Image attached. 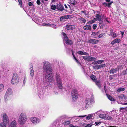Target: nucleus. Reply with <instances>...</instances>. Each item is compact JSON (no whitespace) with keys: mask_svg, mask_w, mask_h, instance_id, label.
Here are the masks:
<instances>
[{"mask_svg":"<svg viewBox=\"0 0 127 127\" xmlns=\"http://www.w3.org/2000/svg\"><path fill=\"white\" fill-rule=\"evenodd\" d=\"M43 71L44 73H46L52 72L51 65L47 61L43 62Z\"/></svg>","mask_w":127,"mask_h":127,"instance_id":"1","label":"nucleus"},{"mask_svg":"<svg viewBox=\"0 0 127 127\" xmlns=\"http://www.w3.org/2000/svg\"><path fill=\"white\" fill-rule=\"evenodd\" d=\"M27 118L26 114L25 113H22L20 115L18 119L19 124L22 125L24 124L27 121Z\"/></svg>","mask_w":127,"mask_h":127,"instance_id":"2","label":"nucleus"},{"mask_svg":"<svg viewBox=\"0 0 127 127\" xmlns=\"http://www.w3.org/2000/svg\"><path fill=\"white\" fill-rule=\"evenodd\" d=\"M12 94L13 91L12 89L10 88L8 89L4 97V101L6 102L11 99Z\"/></svg>","mask_w":127,"mask_h":127,"instance_id":"3","label":"nucleus"},{"mask_svg":"<svg viewBox=\"0 0 127 127\" xmlns=\"http://www.w3.org/2000/svg\"><path fill=\"white\" fill-rule=\"evenodd\" d=\"M55 78L58 87L59 89H62L63 88V86L62 79L59 75L56 74L55 76Z\"/></svg>","mask_w":127,"mask_h":127,"instance_id":"4","label":"nucleus"},{"mask_svg":"<svg viewBox=\"0 0 127 127\" xmlns=\"http://www.w3.org/2000/svg\"><path fill=\"white\" fill-rule=\"evenodd\" d=\"M45 80L46 81L50 82L52 81L53 75L52 72L45 73Z\"/></svg>","mask_w":127,"mask_h":127,"instance_id":"5","label":"nucleus"},{"mask_svg":"<svg viewBox=\"0 0 127 127\" xmlns=\"http://www.w3.org/2000/svg\"><path fill=\"white\" fill-rule=\"evenodd\" d=\"M71 95L72 97V101H75L78 97V94L77 91L75 89L72 90L71 92Z\"/></svg>","mask_w":127,"mask_h":127,"instance_id":"6","label":"nucleus"},{"mask_svg":"<svg viewBox=\"0 0 127 127\" xmlns=\"http://www.w3.org/2000/svg\"><path fill=\"white\" fill-rule=\"evenodd\" d=\"M19 78L18 74L15 73L13 76L12 78L11 81V83L13 84H17L19 82Z\"/></svg>","mask_w":127,"mask_h":127,"instance_id":"7","label":"nucleus"},{"mask_svg":"<svg viewBox=\"0 0 127 127\" xmlns=\"http://www.w3.org/2000/svg\"><path fill=\"white\" fill-rule=\"evenodd\" d=\"M30 121L33 124L36 125L39 123L41 121L40 119L37 117H32L30 118Z\"/></svg>","mask_w":127,"mask_h":127,"instance_id":"8","label":"nucleus"},{"mask_svg":"<svg viewBox=\"0 0 127 127\" xmlns=\"http://www.w3.org/2000/svg\"><path fill=\"white\" fill-rule=\"evenodd\" d=\"M94 102V98L92 97L90 98H87L85 101V107L87 108L91 104Z\"/></svg>","mask_w":127,"mask_h":127,"instance_id":"9","label":"nucleus"},{"mask_svg":"<svg viewBox=\"0 0 127 127\" xmlns=\"http://www.w3.org/2000/svg\"><path fill=\"white\" fill-rule=\"evenodd\" d=\"M62 34L64 36V38L65 42L66 44H67L70 45L72 44L73 43V42L71 40H69L68 39L65 33H63Z\"/></svg>","mask_w":127,"mask_h":127,"instance_id":"10","label":"nucleus"},{"mask_svg":"<svg viewBox=\"0 0 127 127\" xmlns=\"http://www.w3.org/2000/svg\"><path fill=\"white\" fill-rule=\"evenodd\" d=\"M2 116L3 117V122L6 124H8L9 123V120L7 115L5 113L3 114Z\"/></svg>","mask_w":127,"mask_h":127,"instance_id":"11","label":"nucleus"},{"mask_svg":"<svg viewBox=\"0 0 127 127\" xmlns=\"http://www.w3.org/2000/svg\"><path fill=\"white\" fill-rule=\"evenodd\" d=\"M75 28V25L71 24H68L66 26V29L68 30H71Z\"/></svg>","mask_w":127,"mask_h":127,"instance_id":"12","label":"nucleus"},{"mask_svg":"<svg viewBox=\"0 0 127 127\" xmlns=\"http://www.w3.org/2000/svg\"><path fill=\"white\" fill-rule=\"evenodd\" d=\"M56 8L57 9L61 11L64 9L63 6L60 3H59L57 5Z\"/></svg>","mask_w":127,"mask_h":127,"instance_id":"13","label":"nucleus"},{"mask_svg":"<svg viewBox=\"0 0 127 127\" xmlns=\"http://www.w3.org/2000/svg\"><path fill=\"white\" fill-rule=\"evenodd\" d=\"M29 70L30 75L31 77H33L34 75V70L32 65L30 67Z\"/></svg>","mask_w":127,"mask_h":127,"instance_id":"14","label":"nucleus"},{"mask_svg":"<svg viewBox=\"0 0 127 127\" xmlns=\"http://www.w3.org/2000/svg\"><path fill=\"white\" fill-rule=\"evenodd\" d=\"M9 127H17V123L15 120H13L10 124Z\"/></svg>","mask_w":127,"mask_h":127,"instance_id":"15","label":"nucleus"},{"mask_svg":"<svg viewBox=\"0 0 127 127\" xmlns=\"http://www.w3.org/2000/svg\"><path fill=\"white\" fill-rule=\"evenodd\" d=\"M118 98L122 101H124L126 99V97L123 95H120L118 96Z\"/></svg>","mask_w":127,"mask_h":127,"instance_id":"16","label":"nucleus"},{"mask_svg":"<svg viewBox=\"0 0 127 127\" xmlns=\"http://www.w3.org/2000/svg\"><path fill=\"white\" fill-rule=\"evenodd\" d=\"M99 42V40L96 39H91L88 42V43L92 44H97Z\"/></svg>","mask_w":127,"mask_h":127,"instance_id":"17","label":"nucleus"},{"mask_svg":"<svg viewBox=\"0 0 127 127\" xmlns=\"http://www.w3.org/2000/svg\"><path fill=\"white\" fill-rule=\"evenodd\" d=\"M109 112H107L106 115L105 117V120H112L113 118L111 116H109L108 115L109 114Z\"/></svg>","mask_w":127,"mask_h":127,"instance_id":"18","label":"nucleus"},{"mask_svg":"<svg viewBox=\"0 0 127 127\" xmlns=\"http://www.w3.org/2000/svg\"><path fill=\"white\" fill-rule=\"evenodd\" d=\"M107 111H105L104 114H101L99 115V117L101 118L104 119H105V117L106 115Z\"/></svg>","mask_w":127,"mask_h":127,"instance_id":"19","label":"nucleus"},{"mask_svg":"<svg viewBox=\"0 0 127 127\" xmlns=\"http://www.w3.org/2000/svg\"><path fill=\"white\" fill-rule=\"evenodd\" d=\"M120 41V40L119 39H116L113 40L111 42L112 44L113 45L115 43H119Z\"/></svg>","mask_w":127,"mask_h":127,"instance_id":"20","label":"nucleus"},{"mask_svg":"<svg viewBox=\"0 0 127 127\" xmlns=\"http://www.w3.org/2000/svg\"><path fill=\"white\" fill-rule=\"evenodd\" d=\"M70 16V15H69L64 16H62L60 18V20L61 21H62L63 20L69 18Z\"/></svg>","mask_w":127,"mask_h":127,"instance_id":"21","label":"nucleus"},{"mask_svg":"<svg viewBox=\"0 0 127 127\" xmlns=\"http://www.w3.org/2000/svg\"><path fill=\"white\" fill-rule=\"evenodd\" d=\"M95 115L94 114H89L88 116H87L86 117V119L87 120H89L90 119H92V118Z\"/></svg>","mask_w":127,"mask_h":127,"instance_id":"22","label":"nucleus"},{"mask_svg":"<svg viewBox=\"0 0 127 127\" xmlns=\"http://www.w3.org/2000/svg\"><path fill=\"white\" fill-rule=\"evenodd\" d=\"M77 53L81 55H88V53L85 52H83L81 51H78Z\"/></svg>","mask_w":127,"mask_h":127,"instance_id":"23","label":"nucleus"},{"mask_svg":"<svg viewBox=\"0 0 127 127\" xmlns=\"http://www.w3.org/2000/svg\"><path fill=\"white\" fill-rule=\"evenodd\" d=\"M84 29L86 30H91V26L89 25H87L84 26L83 27Z\"/></svg>","mask_w":127,"mask_h":127,"instance_id":"24","label":"nucleus"},{"mask_svg":"<svg viewBox=\"0 0 127 127\" xmlns=\"http://www.w3.org/2000/svg\"><path fill=\"white\" fill-rule=\"evenodd\" d=\"M118 70V68H117L112 69L110 70V73H111L114 74L115 73H116Z\"/></svg>","mask_w":127,"mask_h":127,"instance_id":"25","label":"nucleus"},{"mask_svg":"<svg viewBox=\"0 0 127 127\" xmlns=\"http://www.w3.org/2000/svg\"><path fill=\"white\" fill-rule=\"evenodd\" d=\"M78 19L81 23L83 22L84 23H85L86 22V20L83 18H79Z\"/></svg>","mask_w":127,"mask_h":127,"instance_id":"26","label":"nucleus"},{"mask_svg":"<svg viewBox=\"0 0 127 127\" xmlns=\"http://www.w3.org/2000/svg\"><path fill=\"white\" fill-rule=\"evenodd\" d=\"M96 18L97 20L99 21H100L101 19V16L98 14H97L96 15Z\"/></svg>","mask_w":127,"mask_h":127,"instance_id":"27","label":"nucleus"},{"mask_svg":"<svg viewBox=\"0 0 127 127\" xmlns=\"http://www.w3.org/2000/svg\"><path fill=\"white\" fill-rule=\"evenodd\" d=\"M4 90V85L1 84L0 85V92Z\"/></svg>","mask_w":127,"mask_h":127,"instance_id":"28","label":"nucleus"},{"mask_svg":"<svg viewBox=\"0 0 127 127\" xmlns=\"http://www.w3.org/2000/svg\"><path fill=\"white\" fill-rule=\"evenodd\" d=\"M83 59L85 60L90 61V56H84Z\"/></svg>","mask_w":127,"mask_h":127,"instance_id":"29","label":"nucleus"},{"mask_svg":"<svg viewBox=\"0 0 127 127\" xmlns=\"http://www.w3.org/2000/svg\"><path fill=\"white\" fill-rule=\"evenodd\" d=\"M107 97L108 98V99L112 101H115L114 99L111 96H110L109 95H107Z\"/></svg>","mask_w":127,"mask_h":127,"instance_id":"30","label":"nucleus"},{"mask_svg":"<svg viewBox=\"0 0 127 127\" xmlns=\"http://www.w3.org/2000/svg\"><path fill=\"white\" fill-rule=\"evenodd\" d=\"M91 78L94 82H96V77L94 75H92L91 76Z\"/></svg>","mask_w":127,"mask_h":127,"instance_id":"31","label":"nucleus"},{"mask_svg":"<svg viewBox=\"0 0 127 127\" xmlns=\"http://www.w3.org/2000/svg\"><path fill=\"white\" fill-rule=\"evenodd\" d=\"M93 67L94 69H96L101 68L100 65L94 66H93Z\"/></svg>","mask_w":127,"mask_h":127,"instance_id":"32","label":"nucleus"},{"mask_svg":"<svg viewBox=\"0 0 127 127\" xmlns=\"http://www.w3.org/2000/svg\"><path fill=\"white\" fill-rule=\"evenodd\" d=\"M125 90V89L123 88H119L117 90V91L118 92H120L121 91H124Z\"/></svg>","mask_w":127,"mask_h":127,"instance_id":"33","label":"nucleus"},{"mask_svg":"<svg viewBox=\"0 0 127 127\" xmlns=\"http://www.w3.org/2000/svg\"><path fill=\"white\" fill-rule=\"evenodd\" d=\"M6 124L4 122H2L0 124L1 127H6Z\"/></svg>","mask_w":127,"mask_h":127,"instance_id":"34","label":"nucleus"},{"mask_svg":"<svg viewBox=\"0 0 127 127\" xmlns=\"http://www.w3.org/2000/svg\"><path fill=\"white\" fill-rule=\"evenodd\" d=\"M96 84L99 87H100L101 85V81H100L95 82Z\"/></svg>","mask_w":127,"mask_h":127,"instance_id":"35","label":"nucleus"},{"mask_svg":"<svg viewBox=\"0 0 127 127\" xmlns=\"http://www.w3.org/2000/svg\"><path fill=\"white\" fill-rule=\"evenodd\" d=\"M70 123V121H66L65 122H64V124L65 125H68Z\"/></svg>","mask_w":127,"mask_h":127,"instance_id":"36","label":"nucleus"},{"mask_svg":"<svg viewBox=\"0 0 127 127\" xmlns=\"http://www.w3.org/2000/svg\"><path fill=\"white\" fill-rule=\"evenodd\" d=\"M51 24H50L49 23H47L43 24H42V25L43 26H46L50 27L51 26Z\"/></svg>","mask_w":127,"mask_h":127,"instance_id":"37","label":"nucleus"},{"mask_svg":"<svg viewBox=\"0 0 127 127\" xmlns=\"http://www.w3.org/2000/svg\"><path fill=\"white\" fill-rule=\"evenodd\" d=\"M50 27H51L54 29H56L57 27V26L54 24H51Z\"/></svg>","mask_w":127,"mask_h":127,"instance_id":"38","label":"nucleus"},{"mask_svg":"<svg viewBox=\"0 0 127 127\" xmlns=\"http://www.w3.org/2000/svg\"><path fill=\"white\" fill-rule=\"evenodd\" d=\"M44 94V92L43 91L40 92V93H39L38 94V95L39 97H41V96Z\"/></svg>","mask_w":127,"mask_h":127,"instance_id":"39","label":"nucleus"},{"mask_svg":"<svg viewBox=\"0 0 127 127\" xmlns=\"http://www.w3.org/2000/svg\"><path fill=\"white\" fill-rule=\"evenodd\" d=\"M90 61H95L96 60V58L90 56Z\"/></svg>","mask_w":127,"mask_h":127,"instance_id":"40","label":"nucleus"},{"mask_svg":"<svg viewBox=\"0 0 127 127\" xmlns=\"http://www.w3.org/2000/svg\"><path fill=\"white\" fill-rule=\"evenodd\" d=\"M98 32H92V35L93 36H95L98 35Z\"/></svg>","mask_w":127,"mask_h":127,"instance_id":"41","label":"nucleus"},{"mask_svg":"<svg viewBox=\"0 0 127 127\" xmlns=\"http://www.w3.org/2000/svg\"><path fill=\"white\" fill-rule=\"evenodd\" d=\"M97 63H98V64H100L102 63L103 62H104V60H99L97 61Z\"/></svg>","mask_w":127,"mask_h":127,"instance_id":"42","label":"nucleus"},{"mask_svg":"<svg viewBox=\"0 0 127 127\" xmlns=\"http://www.w3.org/2000/svg\"><path fill=\"white\" fill-rule=\"evenodd\" d=\"M56 8V6L55 5H52L51 6V9L53 10H55Z\"/></svg>","mask_w":127,"mask_h":127,"instance_id":"43","label":"nucleus"},{"mask_svg":"<svg viewBox=\"0 0 127 127\" xmlns=\"http://www.w3.org/2000/svg\"><path fill=\"white\" fill-rule=\"evenodd\" d=\"M104 35V34L101 33V34L99 35L98 36V37L99 38H101L103 37Z\"/></svg>","mask_w":127,"mask_h":127,"instance_id":"44","label":"nucleus"},{"mask_svg":"<svg viewBox=\"0 0 127 127\" xmlns=\"http://www.w3.org/2000/svg\"><path fill=\"white\" fill-rule=\"evenodd\" d=\"M72 55H73V57H74V58L75 59V60L76 61V62H77V63H78V61L77 60V59H76L75 56L74 55V54H73V51H72Z\"/></svg>","mask_w":127,"mask_h":127,"instance_id":"45","label":"nucleus"},{"mask_svg":"<svg viewBox=\"0 0 127 127\" xmlns=\"http://www.w3.org/2000/svg\"><path fill=\"white\" fill-rule=\"evenodd\" d=\"M18 2H19V4L20 5V7H22V0H18Z\"/></svg>","mask_w":127,"mask_h":127,"instance_id":"46","label":"nucleus"},{"mask_svg":"<svg viewBox=\"0 0 127 127\" xmlns=\"http://www.w3.org/2000/svg\"><path fill=\"white\" fill-rule=\"evenodd\" d=\"M104 4H105L108 7H110V5H111V3H109L108 4H107L106 3H104Z\"/></svg>","mask_w":127,"mask_h":127,"instance_id":"47","label":"nucleus"},{"mask_svg":"<svg viewBox=\"0 0 127 127\" xmlns=\"http://www.w3.org/2000/svg\"><path fill=\"white\" fill-rule=\"evenodd\" d=\"M70 3L73 5H75L76 3L75 1L74 0L73 1H71Z\"/></svg>","mask_w":127,"mask_h":127,"instance_id":"48","label":"nucleus"},{"mask_svg":"<svg viewBox=\"0 0 127 127\" xmlns=\"http://www.w3.org/2000/svg\"><path fill=\"white\" fill-rule=\"evenodd\" d=\"M28 5L29 6H31L32 5H33V2H29Z\"/></svg>","mask_w":127,"mask_h":127,"instance_id":"49","label":"nucleus"},{"mask_svg":"<svg viewBox=\"0 0 127 127\" xmlns=\"http://www.w3.org/2000/svg\"><path fill=\"white\" fill-rule=\"evenodd\" d=\"M118 103L119 104L120 103L122 105H127V102L126 103H122L120 101V102H118Z\"/></svg>","mask_w":127,"mask_h":127,"instance_id":"50","label":"nucleus"},{"mask_svg":"<svg viewBox=\"0 0 127 127\" xmlns=\"http://www.w3.org/2000/svg\"><path fill=\"white\" fill-rule=\"evenodd\" d=\"M92 125V124H87V125L86 126V127H91Z\"/></svg>","mask_w":127,"mask_h":127,"instance_id":"51","label":"nucleus"},{"mask_svg":"<svg viewBox=\"0 0 127 127\" xmlns=\"http://www.w3.org/2000/svg\"><path fill=\"white\" fill-rule=\"evenodd\" d=\"M93 29H95L97 27V26L95 24H94L93 25Z\"/></svg>","mask_w":127,"mask_h":127,"instance_id":"52","label":"nucleus"},{"mask_svg":"<svg viewBox=\"0 0 127 127\" xmlns=\"http://www.w3.org/2000/svg\"><path fill=\"white\" fill-rule=\"evenodd\" d=\"M92 64L94 65L98 64L97 61L93 62L92 63Z\"/></svg>","mask_w":127,"mask_h":127,"instance_id":"53","label":"nucleus"},{"mask_svg":"<svg viewBox=\"0 0 127 127\" xmlns=\"http://www.w3.org/2000/svg\"><path fill=\"white\" fill-rule=\"evenodd\" d=\"M93 23H94L93 22L92 20L91 21L88 22L87 23V24H91Z\"/></svg>","mask_w":127,"mask_h":127,"instance_id":"54","label":"nucleus"},{"mask_svg":"<svg viewBox=\"0 0 127 127\" xmlns=\"http://www.w3.org/2000/svg\"><path fill=\"white\" fill-rule=\"evenodd\" d=\"M36 3L38 5H40V0H37V1Z\"/></svg>","mask_w":127,"mask_h":127,"instance_id":"55","label":"nucleus"},{"mask_svg":"<svg viewBox=\"0 0 127 127\" xmlns=\"http://www.w3.org/2000/svg\"><path fill=\"white\" fill-rule=\"evenodd\" d=\"M100 66H101V68L102 67H104L105 66V64H102L101 65H100Z\"/></svg>","mask_w":127,"mask_h":127,"instance_id":"56","label":"nucleus"},{"mask_svg":"<svg viewBox=\"0 0 127 127\" xmlns=\"http://www.w3.org/2000/svg\"><path fill=\"white\" fill-rule=\"evenodd\" d=\"M70 127H78L77 126H74L73 125L71 124L70 125Z\"/></svg>","mask_w":127,"mask_h":127,"instance_id":"57","label":"nucleus"},{"mask_svg":"<svg viewBox=\"0 0 127 127\" xmlns=\"http://www.w3.org/2000/svg\"><path fill=\"white\" fill-rule=\"evenodd\" d=\"M112 36V37L114 38V37H116V35L115 33H113V35Z\"/></svg>","mask_w":127,"mask_h":127,"instance_id":"58","label":"nucleus"},{"mask_svg":"<svg viewBox=\"0 0 127 127\" xmlns=\"http://www.w3.org/2000/svg\"><path fill=\"white\" fill-rule=\"evenodd\" d=\"M26 78L25 77L24 79L23 80V84H25V83L26 82Z\"/></svg>","mask_w":127,"mask_h":127,"instance_id":"59","label":"nucleus"},{"mask_svg":"<svg viewBox=\"0 0 127 127\" xmlns=\"http://www.w3.org/2000/svg\"><path fill=\"white\" fill-rule=\"evenodd\" d=\"M86 116V115H82V116H79L78 117H79L83 118Z\"/></svg>","mask_w":127,"mask_h":127,"instance_id":"60","label":"nucleus"},{"mask_svg":"<svg viewBox=\"0 0 127 127\" xmlns=\"http://www.w3.org/2000/svg\"><path fill=\"white\" fill-rule=\"evenodd\" d=\"M97 20V19H96V18H94L92 20V21H93V22L94 23Z\"/></svg>","mask_w":127,"mask_h":127,"instance_id":"61","label":"nucleus"},{"mask_svg":"<svg viewBox=\"0 0 127 127\" xmlns=\"http://www.w3.org/2000/svg\"><path fill=\"white\" fill-rule=\"evenodd\" d=\"M124 109V108H121L120 109V111L121 112H122L123 110V109Z\"/></svg>","mask_w":127,"mask_h":127,"instance_id":"62","label":"nucleus"},{"mask_svg":"<svg viewBox=\"0 0 127 127\" xmlns=\"http://www.w3.org/2000/svg\"><path fill=\"white\" fill-rule=\"evenodd\" d=\"M95 123L96 125H97L100 123V122H95Z\"/></svg>","mask_w":127,"mask_h":127,"instance_id":"63","label":"nucleus"},{"mask_svg":"<svg viewBox=\"0 0 127 127\" xmlns=\"http://www.w3.org/2000/svg\"><path fill=\"white\" fill-rule=\"evenodd\" d=\"M120 32L121 34L123 36V34L124 33V32H122V31H120Z\"/></svg>","mask_w":127,"mask_h":127,"instance_id":"64","label":"nucleus"}]
</instances>
